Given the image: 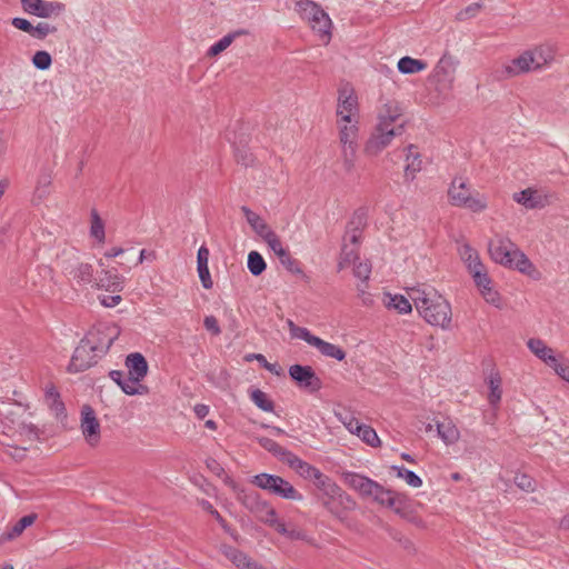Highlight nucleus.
<instances>
[{"mask_svg": "<svg viewBox=\"0 0 569 569\" xmlns=\"http://www.w3.org/2000/svg\"><path fill=\"white\" fill-rule=\"evenodd\" d=\"M46 399L50 408L57 413L61 415L64 411V406L60 400V395L53 386H50L46 390Z\"/></svg>", "mask_w": 569, "mask_h": 569, "instance_id": "nucleus-47", "label": "nucleus"}, {"mask_svg": "<svg viewBox=\"0 0 569 569\" xmlns=\"http://www.w3.org/2000/svg\"><path fill=\"white\" fill-rule=\"evenodd\" d=\"M555 372L569 383V362L559 361L558 359L550 366Z\"/></svg>", "mask_w": 569, "mask_h": 569, "instance_id": "nucleus-60", "label": "nucleus"}, {"mask_svg": "<svg viewBox=\"0 0 569 569\" xmlns=\"http://www.w3.org/2000/svg\"><path fill=\"white\" fill-rule=\"evenodd\" d=\"M356 435L361 438L363 442L371 447H378L380 445V439L373 428L367 425L360 426Z\"/></svg>", "mask_w": 569, "mask_h": 569, "instance_id": "nucleus-45", "label": "nucleus"}, {"mask_svg": "<svg viewBox=\"0 0 569 569\" xmlns=\"http://www.w3.org/2000/svg\"><path fill=\"white\" fill-rule=\"evenodd\" d=\"M313 347L325 357L333 358L338 361H342L346 358V352L339 346L327 342L321 338H317Z\"/></svg>", "mask_w": 569, "mask_h": 569, "instance_id": "nucleus-32", "label": "nucleus"}, {"mask_svg": "<svg viewBox=\"0 0 569 569\" xmlns=\"http://www.w3.org/2000/svg\"><path fill=\"white\" fill-rule=\"evenodd\" d=\"M101 333L100 329L92 330L80 341L68 366L69 372L84 371L96 365L101 355L107 353L116 339V335L101 339L99 338Z\"/></svg>", "mask_w": 569, "mask_h": 569, "instance_id": "nucleus-3", "label": "nucleus"}, {"mask_svg": "<svg viewBox=\"0 0 569 569\" xmlns=\"http://www.w3.org/2000/svg\"><path fill=\"white\" fill-rule=\"evenodd\" d=\"M481 8H482L481 3L473 2L469 6H467L465 9L460 10L456 16V20L466 21V20L472 19L480 12Z\"/></svg>", "mask_w": 569, "mask_h": 569, "instance_id": "nucleus-56", "label": "nucleus"}, {"mask_svg": "<svg viewBox=\"0 0 569 569\" xmlns=\"http://www.w3.org/2000/svg\"><path fill=\"white\" fill-rule=\"evenodd\" d=\"M318 21L311 26L312 30L317 32L321 38L326 40V43L331 39V27L332 22L328 13H320Z\"/></svg>", "mask_w": 569, "mask_h": 569, "instance_id": "nucleus-38", "label": "nucleus"}, {"mask_svg": "<svg viewBox=\"0 0 569 569\" xmlns=\"http://www.w3.org/2000/svg\"><path fill=\"white\" fill-rule=\"evenodd\" d=\"M280 263L288 269L290 272L300 273L301 269L298 266V261L291 257L288 249L278 257Z\"/></svg>", "mask_w": 569, "mask_h": 569, "instance_id": "nucleus-57", "label": "nucleus"}, {"mask_svg": "<svg viewBox=\"0 0 569 569\" xmlns=\"http://www.w3.org/2000/svg\"><path fill=\"white\" fill-rule=\"evenodd\" d=\"M63 272L79 286L92 284L94 287L93 267L79 260H63Z\"/></svg>", "mask_w": 569, "mask_h": 569, "instance_id": "nucleus-16", "label": "nucleus"}, {"mask_svg": "<svg viewBox=\"0 0 569 569\" xmlns=\"http://www.w3.org/2000/svg\"><path fill=\"white\" fill-rule=\"evenodd\" d=\"M141 379H136V377L129 376L122 380V391L127 395H144L148 392V388L140 383Z\"/></svg>", "mask_w": 569, "mask_h": 569, "instance_id": "nucleus-40", "label": "nucleus"}, {"mask_svg": "<svg viewBox=\"0 0 569 569\" xmlns=\"http://www.w3.org/2000/svg\"><path fill=\"white\" fill-rule=\"evenodd\" d=\"M407 120L403 116V109L400 102L396 100H387L378 110L377 123L381 128L387 129H399L401 127V133L405 132Z\"/></svg>", "mask_w": 569, "mask_h": 569, "instance_id": "nucleus-11", "label": "nucleus"}, {"mask_svg": "<svg viewBox=\"0 0 569 569\" xmlns=\"http://www.w3.org/2000/svg\"><path fill=\"white\" fill-rule=\"evenodd\" d=\"M252 402L261 410L271 412L273 411V402L269 399L266 392L260 389H254L250 393Z\"/></svg>", "mask_w": 569, "mask_h": 569, "instance_id": "nucleus-44", "label": "nucleus"}, {"mask_svg": "<svg viewBox=\"0 0 569 569\" xmlns=\"http://www.w3.org/2000/svg\"><path fill=\"white\" fill-rule=\"evenodd\" d=\"M401 134V127L395 130L375 126L365 143L363 152L369 157H376L389 147L396 137Z\"/></svg>", "mask_w": 569, "mask_h": 569, "instance_id": "nucleus-12", "label": "nucleus"}, {"mask_svg": "<svg viewBox=\"0 0 569 569\" xmlns=\"http://www.w3.org/2000/svg\"><path fill=\"white\" fill-rule=\"evenodd\" d=\"M209 249L206 246H201L197 253V269L200 281L206 289L212 288V280L209 272Z\"/></svg>", "mask_w": 569, "mask_h": 569, "instance_id": "nucleus-27", "label": "nucleus"}, {"mask_svg": "<svg viewBox=\"0 0 569 569\" xmlns=\"http://www.w3.org/2000/svg\"><path fill=\"white\" fill-rule=\"evenodd\" d=\"M248 269L253 276H259L266 270L263 257L258 251H251L248 254Z\"/></svg>", "mask_w": 569, "mask_h": 569, "instance_id": "nucleus-43", "label": "nucleus"}, {"mask_svg": "<svg viewBox=\"0 0 569 569\" xmlns=\"http://www.w3.org/2000/svg\"><path fill=\"white\" fill-rule=\"evenodd\" d=\"M383 303L388 309L396 310L401 315H407L412 311V305L408 298L402 295L386 293Z\"/></svg>", "mask_w": 569, "mask_h": 569, "instance_id": "nucleus-30", "label": "nucleus"}, {"mask_svg": "<svg viewBox=\"0 0 569 569\" xmlns=\"http://www.w3.org/2000/svg\"><path fill=\"white\" fill-rule=\"evenodd\" d=\"M270 493L287 500L301 501L303 499V496L282 477Z\"/></svg>", "mask_w": 569, "mask_h": 569, "instance_id": "nucleus-31", "label": "nucleus"}, {"mask_svg": "<svg viewBox=\"0 0 569 569\" xmlns=\"http://www.w3.org/2000/svg\"><path fill=\"white\" fill-rule=\"evenodd\" d=\"M406 161L405 176L413 179L415 174L421 170L420 154L416 151V147L413 144L407 147Z\"/></svg>", "mask_w": 569, "mask_h": 569, "instance_id": "nucleus-33", "label": "nucleus"}, {"mask_svg": "<svg viewBox=\"0 0 569 569\" xmlns=\"http://www.w3.org/2000/svg\"><path fill=\"white\" fill-rule=\"evenodd\" d=\"M280 476L270 475V473H259L256 475L251 482L258 488L268 491L269 493L276 488L277 482L279 481Z\"/></svg>", "mask_w": 569, "mask_h": 569, "instance_id": "nucleus-39", "label": "nucleus"}, {"mask_svg": "<svg viewBox=\"0 0 569 569\" xmlns=\"http://www.w3.org/2000/svg\"><path fill=\"white\" fill-rule=\"evenodd\" d=\"M32 64L39 70H48L52 64V58L48 51L39 50L32 56Z\"/></svg>", "mask_w": 569, "mask_h": 569, "instance_id": "nucleus-51", "label": "nucleus"}, {"mask_svg": "<svg viewBox=\"0 0 569 569\" xmlns=\"http://www.w3.org/2000/svg\"><path fill=\"white\" fill-rule=\"evenodd\" d=\"M512 199L526 209H541L549 203L547 194H542L532 188H527L520 192L513 193Z\"/></svg>", "mask_w": 569, "mask_h": 569, "instance_id": "nucleus-19", "label": "nucleus"}, {"mask_svg": "<svg viewBox=\"0 0 569 569\" xmlns=\"http://www.w3.org/2000/svg\"><path fill=\"white\" fill-rule=\"evenodd\" d=\"M90 233L93 238H96L99 242L104 241V226L102 220L100 219L98 212L93 210L91 212V228Z\"/></svg>", "mask_w": 569, "mask_h": 569, "instance_id": "nucleus-49", "label": "nucleus"}, {"mask_svg": "<svg viewBox=\"0 0 569 569\" xmlns=\"http://www.w3.org/2000/svg\"><path fill=\"white\" fill-rule=\"evenodd\" d=\"M287 326L292 339H301L313 347L318 337L313 336L307 328L297 326L292 320H287Z\"/></svg>", "mask_w": 569, "mask_h": 569, "instance_id": "nucleus-36", "label": "nucleus"}, {"mask_svg": "<svg viewBox=\"0 0 569 569\" xmlns=\"http://www.w3.org/2000/svg\"><path fill=\"white\" fill-rule=\"evenodd\" d=\"M242 32H234V33H228L224 37H222L219 41H217L214 44H212L208 51V56H218L222 51H224L234 40V38L238 34H241Z\"/></svg>", "mask_w": 569, "mask_h": 569, "instance_id": "nucleus-48", "label": "nucleus"}, {"mask_svg": "<svg viewBox=\"0 0 569 569\" xmlns=\"http://www.w3.org/2000/svg\"><path fill=\"white\" fill-rule=\"evenodd\" d=\"M341 479L346 486L358 492L361 497L372 482V479L352 471L342 472Z\"/></svg>", "mask_w": 569, "mask_h": 569, "instance_id": "nucleus-26", "label": "nucleus"}, {"mask_svg": "<svg viewBox=\"0 0 569 569\" xmlns=\"http://www.w3.org/2000/svg\"><path fill=\"white\" fill-rule=\"evenodd\" d=\"M126 367L128 368V375L136 377V379L142 380L148 373V362L139 352L128 355Z\"/></svg>", "mask_w": 569, "mask_h": 569, "instance_id": "nucleus-24", "label": "nucleus"}, {"mask_svg": "<svg viewBox=\"0 0 569 569\" xmlns=\"http://www.w3.org/2000/svg\"><path fill=\"white\" fill-rule=\"evenodd\" d=\"M471 277L485 301L497 309H501L503 306L501 295L498 292L493 281L489 277L487 268L476 272Z\"/></svg>", "mask_w": 569, "mask_h": 569, "instance_id": "nucleus-14", "label": "nucleus"}, {"mask_svg": "<svg viewBox=\"0 0 569 569\" xmlns=\"http://www.w3.org/2000/svg\"><path fill=\"white\" fill-rule=\"evenodd\" d=\"M527 346L537 358L549 367L557 360L553 350L539 338L529 339Z\"/></svg>", "mask_w": 569, "mask_h": 569, "instance_id": "nucleus-25", "label": "nucleus"}, {"mask_svg": "<svg viewBox=\"0 0 569 569\" xmlns=\"http://www.w3.org/2000/svg\"><path fill=\"white\" fill-rule=\"evenodd\" d=\"M491 259L505 267L517 269L522 273H530L533 269L528 257L509 238L496 234L488 243Z\"/></svg>", "mask_w": 569, "mask_h": 569, "instance_id": "nucleus-5", "label": "nucleus"}, {"mask_svg": "<svg viewBox=\"0 0 569 569\" xmlns=\"http://www.w3.org/2000/svg\"><path fill=\"white\" fill-rule=\"evenodd\" d=\"M315 486L320 492L318 496L319 500L330 512H335L336 501L342 502L345 499H349L341 488L326 475H322V477L315 482Z\"/></svg>", "mask_w": 569, "mask_h": 569, "instance_id": "nucleus-13", "label": "nucleus"}, {"mask_svg": "<svg viewBox=\"0 0 569 569\" xmlns=\"http://www.w3.org/2000/svg\"><path fill=\"white\" fill-rule=\"evenodd\" d=\"M353 274L361 280H368L371 273V264L367 261H359L353 263Z\"/></svg>", "mask_w": 569, "mask_h": 569, "instance_id": "nucleus-59", "label": "nucleus"}, {"mask_svg": "<svg viewBox=\"0 0 569 569\" xmlns=\"http://www.w3.org/2000/svg\"><path fill=\"white\" fill-rule=\"evenodd\" d=\"M12 26L21 31H24L31 36L33 26L30 21L24 18H13L11 21Z\"/></svg>", "mask_w": 569, "mask_h": 569, "instance_id": "nucleus-63", "label": "nucleus"}, {"mask_svg": "<svg viewBox=\"0 0 569 569\" xmlns=\"http://www.w3.org/2000/svg\"><path fill=\"white\" fill-rule=\"evenodd\" d=\"M251 229L254 231V233L263 239L267 234H269L272 229L271 227L266 222V220L261 217L258 222L252 223Z\"/></svg>", "mask_w": 569, "mask_h": 569, "instance_id": "nucleus-61", "label": "nucleus"}, {"mask_svg": "<svg viewBox=\"0 0 569 569\" xmlns=\"http://www.w3.org/2000/svg\"><path fill=\"white\" fill-rule=\"evenodd\" d=\"M489 388H490V392L488 396L489 403L491 406L496 407L499 403V401L501 399V395H502L501 378L499 377L498 373L490 375Z\"/></svg>", "mask_w": 569, "mask_h": 569, "instance_id": "nucleus-41", "label": "nucleus"}, {"mask_svg": "<svg viewBox=\"0 0 569 569\" xmlns=\"http://www.w3.org/2000/svg\"><path fill=\"white\" fill-rule=\"evenodd\" d=\"M515 483L518 488L525 491H533L536 488L535 480L526 475V473H518L515 476Z\"/></svg>", "mask_w": 569, "mask_h": 569, "instance_id": "nucleus-58", "label": "nucleus"}, {"mask_svg": "<svg viewBox=\"0 0 569 569\" xmlns=\"http://www.w3.org/2000/svg\"><path fill=\"white\" fill-rule=\"evenodd\" d=\"M339 131V143L341 147V157L343 168L350 172L355 168L356 154L359 137V120L356 121H337Z\"/></svg>", "mask_w": 569, "mask_h": 569, "instance_id": "nucleus-7", "label": "nucleus"}, {"mask_svg": "<svg viewBox=\"0 0 569 569\" xmlns=\"http://www.w3.org/2000/svg\"><path fill=\"white\" fill-rule=\"evenodd\" d=\"M54 32H57V27L48 22H39L37 26H33L31 37L34 39L43 40L49 34Z\"/></svg>", "mask_w": 569, "mask_h": 569, "instance_id": "nucleus-54", "label": "nucleus"}, {"mask_svg": "<svg viewBox=\"0 0 569 569\" xmlns=\"http://www.w3.org/2000/svg\"><path fill=\"white\" fill-rule=\"evenodd\" d=\"M361 238V231L359 227L348 228L345 240H349L352 244H357Z\"/></svg>", "mask_w": 569, "mask_h": 569, "instance_id": "nucleus-64", "label": "nucleus"}, {"mask_svg": "<svg viewBox=\"0 0 569 569\" xmlns=\"http://www.w3.org/2000/svg\"><path fill=\"white\" fill-rule=\"evenodd\" d=\"M224 555L240 569L247 568V566L250 563L248 557L234 548H224Z\"/></svg>", "mask_w": 569, "mask_h": 569, "instance_id": "nucleus-50", "label": "nucleus"}, {"mask_svg": "<svg viewBox=\"0 0 569 569\" xmlns=\"http://www.w3.org/2000/svg\"><path fill=\"white\" fill-rule=\"evenodd\" d=\"M81 431L89 446L96 447L99 443L100 423L89 406H84L81 410Z\"/></svg>", "mask_w": 569, "mask_h": 569, "instance_id": "nucleus-18", "label": "nucleus"}, {"mask_svg": "<svg viewBox=\"0 0 569 569\" xmlns=\"http://www.w3.org/2000/svg\"><path fill=\"white\" fill-rule=\"evenodd\" d=\"M336 114L337 121L350 122L359 120L358 97L348 84L341 87L338 91Z\"/></svg>", "mask_w": 569, "mask_h": 569, "instance_id": "nucleus-10", "label": "nucleus"}, {"mask_svg": "<svg viewBox=\"0 0 569 569\" xmlns=\"http://www.w3.org/2000/svg\"><path fill=\"white\" fill-rule=\"evenodd\" d=\"M24 12L42 19L58 17L64 12L66 6L58 1L21 0Z\"/></svg>", "mask_w": 569, "mask_h": 569, "instance_id": "nucleus-15", "label": "nucleus"}, {"mask_svg": "<svg viewBox=\"0 0 569 569\" xmlns=\"http://www.w3.org/2000/svg\"><path fill=\"white\" fill-rule=\"evenodd\" d=\"M94 281V287L98 289L119 292L123 289L124 278L117 271L104 270Z\"/></svg>", "mask_w": 569, "mask_h": 569, "instance_id": "nucleus-22", "label": "nucleus"}, {"mask_svg": "<svg viewBox=\"0 0 569 569\" xmlns=\"http://www.w3.org/2000/svg\"><path fill=\"white\" fill-rule=\"evenodd\" d=\"M448 197L452 206L467 208L472 212H481L487 209V201L483 198L472 196L467 182L461 178L452 180Z\"/></svg>", "mask_w": 569, "mask_h": 569, "instance_id": "nucleus-8", "label": "nucleus"}, {"mask_svg": "<svg viewBox=\"0 0 569 569\" xmlns=\"http://www.w3.org/2000/svg\"><path fill=\"white\" fill-rule=\"evenodd\" d=\"M257 441L263 449L272 453L274 457L279 458L282 462H284V460L287 459V455L290 453L289 450L284 449L270 438L258 437Z\"/></svg>", "mask_w": 569, "mask_h": 569, "instance_id": "nucleus-35", "label": "nucleus"}, {"mask_svg": "<svg viewBox=\"0 0 569 569\" xmlns=\"http://www.w3.org/2000/svg\"><path fill=\"white\" fill-rule=\"evenodd\" d=\"M238 499L259 521L276 528L279 522L276 509L258 493L241 491Z\"/></svg>", "mask_w": 569, "mask_h": 569, "instance_id": "nucleus-9", "label": "nucleus"}, {"mask_svg": "<svg viewBox=\"0 0 569 569\" xmlns=\"http://www.w3.org/2000/svg\"><path fill=\"white\" fill-rule=\"evenodd\" d=\"M437 433L446 445H453L460 438V431L450 419L437 422Z\"/></svg>", "mask_w": 569, "mask_h": 569, "instance_id": "nucleus-29", "label": "nucleus"}, {"mask_svg": "<svg viewBox=\"0 0 569 569\" xmlns=\"http://www.w3.org/2000/svg\"><path fill=\"white\" fill-rule=\"evenodd\" d=\"M37 520L36 513H30L22 517L16 525L11 528V530L7 535V539L11 540L16 537L20 536L28 527L34 523Z\"/></svg>", "mask_w": 569, "mask_h": 569, "instance_id": "nucleus-42", "label": "nucleus"}, {"mask_svg": "<svg viewBox=\"0 0 569 569\" xmlns=\"http://www.w3.org/2000/svg\"><path fill=\"white\" fill-rule=\"evenodd\" d=\"M336 417L351 433L356 435L361 426L359 420L351 413L337 412Z\"/></svg>", "mask_w": 569, "mask_h": 569, "instance_id": "nucleus-55", "label": "nucleus"}, {"mask_svg": "<svg viewBox=\"0 0 569 569\" xmlns=\"http://www.w3.org/2000/svg\"><path fill=\"white\" fill-rule=\"evenodd\" d=\"M457 66L458 61L453 57L443 54L435 68V78L438 82L451 87L455 81Z\"/></svg>", "mask_w": 569, "mask_h": 569, "instance_id": "nucleus-20", "label": "nucleus"}, {"mask_svg": "<svg viewBox=\"0 0 569 569\" xmlns=\"http://www.w3.org/2000/svg\"><path fill=\"white\" fill-rule=\"evenodd\" d=\"M419 316L429 325L447 330L451 326L452 311L449 301L435 288L426 284L408 291Z\"/></svg>", "mask_w": 569, "mask_h": 569, "instance_id": "nucleus-1", "label": "nucleus"}, {"mask_svg": "<svg viewBox=\"0 0 569 569\" xmlns=\"http://www.w3.org/2000/svg\"><path fill=\"white\" fill-rule=\"evenodd\" d=\"M203 326L213 336H219L221 333V329H220V327L218 325V320L213 316L204 317Z\"/></svg>", "mask_w": 569, "mask_h": 569, "instance_id": "nucleus-62", "label": "nucleus"}, {"mask_svg": "<svg viewBox=\"0 0 569 569\" xmlns=\"http://www.w3.org/2000/svg\"><path fill=\"white\" fill-rule=\"evenodd\" d=\"M426 68L427 63L425 61L411 57H403L398 61V70L403 74L418 73Z\"/></svg>", "mask_w": 569, "mask_h": 569, "instance_id": "nucleus-34", "label": "nucleus"}, {"mask_svg": "<svg viewBox=\"0 0 569 569\" xmlns=\"http://www.w3.org/2000/svg\"><path fill=\"white\" fill-rule=\"evenodd\" d=\"M262 240L277 257L287 250V248L283 247L279 236L273 230Z\"/></svg>", "mask_w": 569, "mask_h": 569, "instance_id": "nucleus-53", "label": "nucleus"}, {"mask_svg": "<svg viewBox=\"0 0 569 569\" xmlns=\"http://www.w3.org/2000/svg\"><path fill=\"white\" fill-rule=\"evenodd\" d=\"M459 256L471 276L486 268L480 260L478 251L468 243L460 246Z\"/></svg>", "mask_w": 569, "mask_h": 569, "instance_id": "nucleus-23", "label": "nucleus"}, {"mask_svg": "<svg viewBox=\"0 0 569 569\" xmlns=\"http://www.w3.org/2000/svg\"><path fill=\"white\" fill-rule=\"evenodd\" d=\"M357 260H358L357 249L355 247H350L349 244L345 243L342 246V250H341V260L339 262V268L343 269L351 263H356Z\"/></svg>", "mask_w": 569, "mask_h": 569, "instance_id": "nucleus-52", "label": "nucleus"}, {"mask_svg": "<svg viewBox=\"0 0 569 569\" xmlns=\"http://www.w3.org/2000/svg\"><path fill=\"white\" fill-rule=\"evenodd\" d=\"M553 61L552 51L545 46H537L522 51L518 57L502 66L505 78H515L525 73L541 71Z\"/></svg>", "mask_w": 569, "mask_h": 569, "instance_id": "nucleus-4", "label": "nucleus"}, {"mask_svg": "<svg viewBox=\"0 0 569 569\" xmlns=\"http://www.w3.org/2000/svg\"><path fill=\"white\" fill-rule=\"evenodd\" d=\"M26 409L19 405H14L10 410L3 413L2 426L3 433L8 437V441L2 445L13 448L17 452L13 457L21 458L28 447L38 439L37 427L24 419Z\"/></svg>", "mask_w": 569, "mask_h": 569, "instance_id": "nucleus-2", "label": "nucleus"}, {"mask_svg": "<svg viewBox=\"0 0 569 569\" xmlns=\"http://www.w3.org/2000/svg\"><path fill=\"white\" fill-rule=\"evenodd\" d=\"M290 377L299 385L311 392L318 391L322 387L320 378L309 366L293 365L289 368Z\"/></svg>", "mask_w": 569, "mask_h": 569, "instance_id": "nucleus-17", "label": "nucleus"}, {"mask_svg": "<svg viewBox=\"0 0 569 569\" xmlns=\"http://www.w3.org/2000/svg\"><path fill=\"white\" fill-rule=\"evenodd\" d=\"M296 10L302 19L307 20L310 26L318 21L320 13H323V9L311 0H299L296 2Z\"/></svg>", "mask_w": 569, "mask_h": 569, "instance_id": "nucleus-28", "label": "nucleus"}, {"mask_svg": "<svg viewBox=\"0 0 569 569\" xmlns=\"http://www.w3.org/2000/svg\"><path fill=\"white\" fill-rule=\"evenodd\" d=\"M284 463L288 465L292 470H295L300 477L308 480H313V482L318 481L322 477V472L311 466L310 463L303 461L295 453L290 452L287 455V459Z\"/></svg>", "mask_w": 569, "mask_h": 569, "instance_id": "nucleus-21", "label": "nucleus"}, {"mask_svg": "<svg viewBox=\"0 0 569 569\" xmlns=\"http://www.w3.org/2000/svg\"><path fill=\"white\" fill-rule=\"evenodd\" d=\"M280 535L288 537L293 540H303L308 543H312V539L307 536V533L295 526H286L283 522L279 520L278 525L274 528Z\"/></svg>", "mask_w": 569, "mask_h": 569, "instance_id": "nucleus-37", "label": "nucleus"}, {"mask_svg": "<svg viewBox=\"0 0 569 569\" xmlns=\"http://www.w3.org/2000/svg\"><path fill=\"white\" fill-rule=\"evenodd\" d=\"M362 498L370 499L381 507L391 509L401 517H407L408 515V502L406 496L385 488L375 480H372Z\"/></svg>", "mask_w": 569, "mask_h": 569, "instance_id": "nucleus-6", "label": "nucleus"}, {"mask_svg": "<svg viewBox=\"0 0 569 569\" xmlns=\"http://www.w3.org/2000/svg\"><path fill=\"white\" fill-rule=\"evenodd\" d=\"M392 469L397 472V477L403 479L406 483L413 488H419L422 485L421 478L413 471L406 469L405 467L393 466Z\"/></svg>", "mask_w": 569, "mask_h": 569, "instance_id": "nucleus-46", "label": "nucleus"}]
</instances>
